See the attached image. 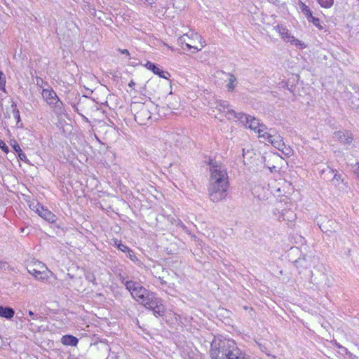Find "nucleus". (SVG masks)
<instances>
[{"mask_svg":"<svg viewBox=\"0 0 359 359\" xmlns=\"http://www.w3.org/2000/svg\"><path fill=\"white\" fill-rule=\"evenodd\" d=\"M79 339L72 335H65L61 338V343L65 346H76Z\"/></svg>","mask_w":359,"mask_h":359,"instance_id":"obj_19","label":"nucleus"},{"mask_svg":"<svg viewBox=\"0 0 359 359\" xmlns=\"http://www.w3.org/2000/svg\"><path fill=\"white\" fill-rule=\"evenodd\" d=\"M15 311L12 308L0 306V317L11 319L13 317Z\"/></svg>","mask_w":359,"mask_h":359,"instance_id":"obj_21","label":"nucleus"},{"mask_svg":"<svg viewBox=\"0 0 359 359\" xmlns=\"http://www.w3.org/2000/svg\"><path fill=\"white\" fill-rule=\"evenodd\" d=\"M299 7L302 12L305 15L309 22H312L316 27L321 28L319 18L313 16L310 8L305 4L300 2Z\"/></svg>","mask_w":359,"mask_h":359,"instance_id":"obj_14","label":"nucleus"},{"mask_svg":"<svg viewBox=\"0 0 359 359\" xmlns=\"http://www.w3.org/2000/svg\"><path fill=\"white\" fill-rule=\"evenodd\" d=\"M131 109L135 111L134 116L135 121L141 125L146 124V121L151 118V113L147 106L143 103L133 102Z\"/></svg>","mask_w":359,"mask_h":359,"instance_id":"obj_7","label":"nucleus"},{"mask_svg":"<svg viewBox=\"0 0 359 359\" xmlns=\"http://www.w3.org/2000/svg\"><path fill=\"white\" fill-rule=\"evenodd\" d=\"M222 74L224 75L228 83L226 84V88L229 91H233L236 86V78L232 74L228 73L226 74L222 72Z\"/></svg>","mask_w":359,"mask_h":359,"instance_id":"obj_20","label":"nucleus"},{"mask_svg":"<svg viewBox=\"0 0 359 359\" xmlns=\"http://www.w3.org/2000/svg\"><path fill=\"white\" fill-rule=\"evenodd\" d=\"M356 175H357V177H358V180H359V163H358V167L356 168Z\"/></svg>","mask_w":359,"mask_h":359,"instance_id":"obj_42","label":"nucleus"},{"mask_svg":"<svg viewBox=\"0 0 359 359\" xmlns=\"http://www.w3.org/2000/svg\"><path fill=\"white\" fill-rule=\"evenodd\" d=\"M210 177L208 182V196L213 203L224 200L229 187L227 170L224 164L216 160L209 161Z\"/></svg>","mask_w":359,"mask_h":359,"instance_id":"obj_1","label":"nucleus"},{"mask_svg":"<svg viewBox=\"0 0 359 359\" xmlns=\"http://www.w3.org/2000/svg\"><path fill=\"white\" fill-rule=\"evenodd\" d=\"M274 131L271 130H268L266 126H264V128L259 129L257 130L258 137L262 139V142L264 143H271L273 137L275 136Z\"/></svg>","mask_w":359,"mask_h":359,"instance_id":"obj_16","label":"nucleus"},{"mask_svg":"<svg viewBox=\"0 0 359 359\" xmlns=\"http://www.w3.org/2000/svg\"><path fill=\"white\" fill-rule=\"evenodd\" d=\"M334 170L329 166L323 168L320 170V173L324 180H332Z\"/></svg>","mask_w":359,"mask_h":359,"instance_id":"obj_22","label":"nucleus"},{"mask_svg":"<svg viewBox=\"0 0 359 359\" xmlns=\"http://www.w3.org/2000/svg\"><path fill=\"white\" fill-rule=\"evenodd\" d=\"M336 229H335V227H333V231H335Z\"/></svg>","mask_w":359,"mask_h":359,"instance_id":"obj_48","label":"nucleus"},{"mask_svg":"<svg viewBox=\"0 0 359 359\" xmlns=\"http://www.w3.org/2000/svg\"><path fill=\"white\" fill-rule=\"evenodd\" d=\"M253 154H254V152L251 149L245 150V149H243V154H242V156H243V163H244V164L246 163L245 159H248V158H252V156Z\"/></svg>","mask_w":359,"mask_h":359,"instance_id":"obj_25","label":"nucleus"},{"mask_svg":"<svg viewBox=\"0 0 359 359\" xmlns=\"http://www.w3.org/2000/svg\"><path fill=\"white\" fill-rule=\"evenodd\" d=\"M327 222L330 224V226L331 227H332V226H336L337 225L336 222L334 221H333V220H329Z\"/></svg>","mask_w":359,"mask_h":359,"instance_id":"obj_40","label":"nucleus"},{"mask_svg":"<svg viewBox=\"0 0 359 359\" xmlns=\"http://www.w3.org/2000/svg\"><path fill=\"white\" fill-rule=\"evenodd\" d=\"M118 243V241H115V243L116 245H117V248H118V250H120L122 252H126L127 251H128V250L130 249L128 246H126V245H123L121 243Z\"/></svg>","mask_w":359,"mask_h":359,"instance_id":"obj_28","label":"nucleus"},{"mask_svg":"<svg viewBox=\"0 0 359 359\" xmlns=\"http://www.w3.org/2000/svg\"><path fill=\"white\" fill-rule=\"evenodd\" d=\"M177 41L180 46L185 45L188 49L193 48L195 51L201 50L205 46V41L202 36L196 32L184 34Z\"/></svg>","mask_w":359,"mask_h":359,"instance_id":"obj_4","label":"nucleus"},{"mask_svg":"<svg viewBox=\"0 0 359 359\" xmlns=\"http://www.w3.org/2000/svg\"><path fill=\"white\" fill-rule=\"evenodd\" d=\"M245 116L247 119L237 118V121H240L245 128H248L252 130H254L256 133H257V130L259 129L264 128V125L261 124L259 121L255 117H251L245 114Z\"/></svg>","mask_w":359,"mask_h":359,"instance_id":"obj_11","label":"nucleus"},{"mask_svg":"<svg viewBox=\"0 0 359 359\" xmlns=\"http://www.w3.org/2000/svg\"><path fill=\"white\" fill-rule=\"evenodd\" d=\"M29 207L32 210L39 214V212L41 210V208H42L43 206L37 201H32L29 203Z\"/></svg>","mask_w":359,"mask_h":359,"instance_id":"obj_24","label":"nucleus"},{"mask_svg":"<svg viewBox=\"0 0 359 359\" xmlns=\"http://www.w3.org/2000/svg\"><path fill=\"white\" fill-rule=\"evenodd\" d=\"M271 144L277 149L282 151V153L286 156H290L292 154V149L289 146H287L282 137L275 133V136L271 142Z\"/></svg>","mask_w":359,"mask_h":359,"instance_id":"obj_12","label":"nucleus"},{"mask_svg":"<svg viewBox=\"0 0 359 359\" xmlns=\"http://www.w3.org/2000/svg\"><path fill=\"white\" fill-rule=\"evenodd\" d=\"M320 228H321L322 231H325V232L332 231V230L327 229L325 225H324V224H322V226H320Z\"/></svg>","mask_w":359,"mask_h":359,"instance_id":"obj_39","label":"nucleus"},{"mask_svg":"<svg viewBox=\"0 0 359 359\" xmlns=\"http://www.w3.org/2000/svg\"><path fill=\"white\" fill-rule=\"evenodd\" d=\"M29 315L30 316H32L33 319L34 318V313H33L32 311H29Z\"/></svg>","mask_w":359,"mask_h":359,"instance_id":"obj_45","label":"nucleus"},{"mask_svg":"<svg viewBox=\"0 0 359 359\" xmlns=\"http://www.w3.org/2000/svg\"><path fill=\"white\" fill-rule=\"evenodd\" d=\"M318 3L323 8H329L332 6L334 0H318Z\"/></svg>","mask_w":359,"mask_h":359,"instance_id":"obj_26","label":"nucleus"},{"mask_svg":"<svg viewBox=\"0 0 359 359\" xmlns=\"http://www.w3.org/2000/svg\"><path fill=\"white\" fill-rule=\"evenodd\" d=\"M126 289L130 292L132 297L138 302L142 295L146 292L147 289L142 287L139 283L132 280L126 281Z\"/></svg>","mask_w":359,"mask_h":359,"instance_id":"obj_10","label":"nucleus"},{"mask_svg":"<svg viewBox=\"0 0 359 359\" xmlns=\"http://www.w3.org/2000/svg\"><path fill=\"white\" fill-rule=\"evenodd\" d=\"M140 304L146 309H150L156 316H163L165 312V308L161 299L158 298L156 293L147 290L142 297L138 299Z\"/></svg>","mask_w":359,"mask_h":359,"instance_id":"obj_3","label":"nucleus"},{"mask_svg":"<svg viewBox=\"0 0 359 359\" xmlns=\"http://www.w3.org/2000/svg\"><path fill=\"white\" fill-rule=\"evenodd\" d=\"M215 109L219 112L224 114L229 120L242 118L247 119L245 116V114L236 113L234 110L231 109L227 101L220 100L219 102H217Z\"/></svg>","mask_w":359,"mask_h":359,"instance_id":"obj_9","label":"nucleus"},{"mask_svg":"<svg viewBox=\"0 0 359 359\" xmlns=\"http://www.w3.org/2000/svg\"><path fill=\"white\" fill-rule=\"evenodd\" d=\"M81 280V278H76L75 281L80 282Z\"/></svg>","mask_w":359,"mask_h":359,"instance_id":"obj_47","label":"nucleus"},{"mask_svg":"<svg viewBox=\"0 0 359 359\" xmlns=\"http://www.w3.org/2000/svg\"><path fill=\"white\" fill-rule=\"evenodd\" d=\"M68 278H69V280H72V279H73V276H72V275H71V274H69V273H67V274L66 275L65 280H68Z\"/></svg>","mask_w":359,"mask_h":359,"instance_id":"obj_41","label":"nucleus"},{"mask_svg":"<svg viewBox=\"0 0 359 359\" xmlns=\"http://www.w3.org/2000/svg\"><path fill=\"white\" fill-rule=\"evenodd\" d=\"M134 85H135V82H134L133 81H131L129 83V86H130V87H133Z\"/></svg>","mask_w":359,"mask_h":359,"instance_id":"obj_46","label":"nucleus"},{"mask_svg":"<svg viewBox=\"0 0 359 359\" xmlns=\"http://www.w3.org/2000/svg\"><path fill=\"white\" fill-rule=\"evenodd\" d=\"M18 157L21 161H22L24 162L28 161L26 154L24 152H22V151H21V152L18 153Z\"/></svg>","mask_w":359,"mask_h":359,"instance_id":"obj_32","label":"nucleus"},{"mask_svg":"<svg viewBox=\"0 0 359 359\" xmlns=\"http://www.w3.org/2000/svg\"><path fill=\"white\" fill-rule=\"evenodd\" d=\"M2 73L0 72V90L3 89L5 86V81L1 78Z\"/></svg>","mask_w":359,"mask_h":359,"instance_id":"obj_37","label":"nucleus"},{"mask_svg":"<svg viewBox=\"0 0 359 359\" xmlns=\"http://www.w3.org/2000/svg\"><path fill=\"white\" fill-rule=\"evenodd\" d=\"M41 95L55 114H61L63 113V102L59 99L56 93L51 88H43L41 92Z\"/></svg>","mask_w":359,"mask_h":359,"instance_id":"obj_5","label":"nucleus"},{"mask_svg":"<svg viewBox=\"0 0 359 359\" xmlns=\"http://www.w3.org/2000/svg\"><path fill=\"white\" fill-rule=\"evenodd\" d=\"M316 259L312 255L304 256L296 260V264L297 267L311 268L316 263Z\"/></svg>","mask_w":359,"mask_h":359,"instance_id":"obj_15","label":"nucleus"},{"mask_svg":"<svg viewBox=\"0 0 359 359\" xmlns=\"http://www.w3.org/2000/svg\"><path fill=\"white\" fill-rule=\"evenodd\" d=\"M86 278H87L89 281L93 282H93L95 281V276H94L93 274L88 273V274H86Z\"/></svg>","mask_w":359,"mask_h":359,"instance_id":"obj_36","label":"nucleus"},{"mask_svg":"<svg viewBox=\"0 0 359 359\" xmlns=\"http://www.w3.org/2000/svg\"><path fill=\"white\" fill-rule=\"evenodd\" d=\"M13 148L14 150L18 154L19 152H21L22 149L18 144L16 143V142H14V144H13Z\"/></svg>","mask_w":359,"mask_h":359,"instance_id":"obj_34","label":"nucleus"},{"mask_svg":"<svg viewBox=\"0 0 359 359\" xmlns=\"http://www.w3.org/2000/svg\"><path fill=\"white\" fill-rule=\"evenodd\" d=\"M27 271L36 279L42 281L49 278L48 273L50 272L44 264L37 260L28 264Z\"/></svg>","mask_w":359,"mask_h":359,"instance_id":"obj_6","label":"nucleus"},{"mask_svg":"<svg viewBox=\"0 0 359 359\" xmlns=\"http://www.w3.org/2000/svg\"><path fill=\"white\" fill-rule=\"evenodd\" d=\"M118 51L121 54L126 55L128 58H130V53L127 49H119Z\"/></svg>","mask_w":359,"mask_h":359,"instance_id":"obj_35","label":"nucleus"},{"mask_svg":"<svg viewBox=\"0 0 359 359\" xmlns=\"http://www.w3.org/2000/svg\"><path fill=\"white\" fill-rule=\"evenodd\" d=\"M288 212L290 213V215L291 216L290 217V219L288 218L287 219H288V220H292V219H293L292 217H294L293 212L290 211V212Z\"/></svg>","mask_w":359,"mask_h":359,"instance_id":"obj_43","label":"nucleus"},{"mask_svg":"<svg viewBox=\"0 0 359 359\" xmlns=\"http://www.w3.org/2000/svg\"><path fill=\"white\" fill-rule=\"evenodd\" d=\"M12 107L13 108V117L16 120L17 123H18L20 121V112H19L18 109H16L15 106H12Z\"/></svg>","mask_w":359,"mask_h":359,"instance_id":"obj_27","label":"nucleus"},{"mask_svg":"<svg viewBox=\"0 0 359 359\" xmlns=\"http://www.w3.org/2000/svg\"><path fill=\"white\" fill-rule=\"evenodd\" d=\"M0 148L6 154L8 152V146L6 144V143L3 140H0Z\"/></svg>","mask_w":359,"mask_h":359,"instance_id":"obj_30","label":"nucleus"},{"mask_svg":"<svg viewBox=\"0 0 359 359\" xmlns=\"http://www.w3.org/2000/svg\"><path fill=\"white\" fill-rule=\"evenodd\" d=\"M253 194L256 195L259 200H266L268 198V194L264 188L258 187L254 189Z\"/></svg>","mask_w":359,"mask_h":359,"instance_id":"obj_23","label":"nucleus"},{"mask_svg":"<svg viewBox=\"0 0 359 359\" xmlns=\"http://www.w3.org/2000/svg\"><path fill=\"white\" fill-rule=\"evenodd\" d=\"M144 66L148 69L154 72V74L159 76L161 78L168 79L169 77L170 76V74L169 72L160 69L158 67H156L154 64L151 63V62H147L144 65Z\"/></svg>","mask_w":359,"mask_h":359,"instance_id":"obj_17","label":"nucleus"},{"mask_svg":"<svg viewBox=\"0 0 359 359\" xmlns=\"http://www.w3.org/2000/svg\"><path fill=\"white\" fill-rule=\"evenodd\" d=\"M126 252H128V257L133 261V262H136L137 261V257L135 255L133 251L130 249L128 250V251H127Z\"/></svg>","mask_w":359,"mask_h":359,"instance_id":"obj_29","label":"nucleus"},{"mask_svg":"<svg viewBox=\"0 0 359 359\" xmlns=\"http://www.w3.org/2000/svg\"><path fill=\"white\" fill-rule=\"evenodd\" d=\"M158 279H159V280H160L161 284H165L166 283V282L165 280H163V279L162 278L159 277Z\"/></svg>","mask_w":359,"mask_h":359,"instance_id":"obj_44","label":"nucleus"},{"mask_svg":"<svg viewBox=\"0 0 359 359\" xmlns=\"http://www.w3.org/2000/svg\"><path fill=\"white\" fill-rule=\"evenodd\" d=\"M38 215L43 219L50 223H53L56 220V216L48 209L44 208L43 206L41 208V210Z\"/></svg>","mask_w":359,"mask_h":359,"instance_id":"obj_18","label":"nucleus"},{"mask_svg":"<svg viewBox=\"0 0 359 359\" xmlns=\"http://www.w3.org/2000/svg\"><path fill=\"white\" fill-rule=\"evenodd\" d=\"M275 30L278 32L282 39L287 42H290L291 43L296 46L297 48L300 49H304L306 47V44L302 41L296 39L294 36L291 35L289 30L282 25H278L274 27Z\"/></svg>","mask_w":359,"mask_h":359,"instance_id":"obj_8","label":"nucleus"},{"mask_svg":"<svg viewBox=\"0 0 359 359\" xmlns=\"http://www.w3.org/2000/svg\"><path fill=\"white\" fill-rule=\"evenodd\" d=\"M333 138L345 144H350L353 140L352 133L348 130H339L334 133Z\"/></svg>","mask_w":359,"mask_h":359,"instance_id":"obj_13","label":"nucleus"},{"mask_svg":"<svg viewBox=\"0 0 359 359\" xmlns=\"http://www.w3.org/2000/svg\"><path fill=\"white\" fill-rule=\"evenodd\" d=\"M210 355L211 359H247L233 340L219 337L212 341Z\"/></svg>","mask_w":359,"mask_h":359,"instance_id":"obj_2","label":"nucleus"},{"mask_svg":"<svg viewBox=\"0 0 359 359\" xmlns=\"http://www.w3.org/2000/svg\"><path fill=\"white\" fill-rule=\"evenodd\" d=\"M346 355H348L349 359H358V358L355 355L353 354L350 351L347 352Z\"/></svg>","mask_w":359,"mask_h":359,"instance_id":"obj_38","label":"nucleus"},{"mask_svg":"<svg viewBox=\"0 0 359 359\" xmlns=\"http://www.w3.org/2000/svg\"><path fill=\"white\" fill-rule=\"evenodd\" d=\"M334 344L338 348L341 349L346 355L347 354V352L349 351L346 347L341 346L340 344L337 342H334Z\"/></svg>","mask_w":359,"mask_h":359,"instance_id":"obj_33","label":"nucleus"},{"mask_svg":"<svg viewBox=\"0 0 359 359\" xmlns=\"http://www.w3.org/2000/svg\"><path fill=\"white\" fill-rule=\"evenodd\" d=\"M332 180L336 182H339L340 181H342L341 175H338L337 173H334L333 177L332 178Z\"/></svg>","mask_w":359,"mask_h":359,"instance_id":"obj_31","label":"nucleus"}]
</instances>
